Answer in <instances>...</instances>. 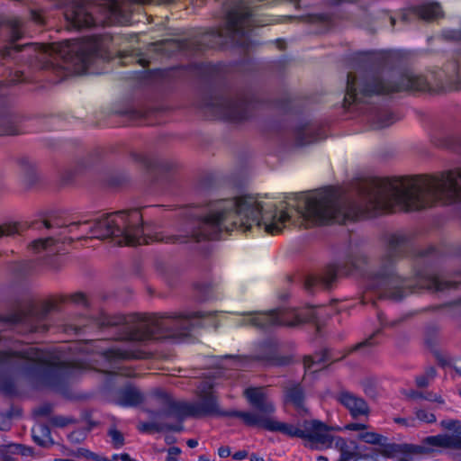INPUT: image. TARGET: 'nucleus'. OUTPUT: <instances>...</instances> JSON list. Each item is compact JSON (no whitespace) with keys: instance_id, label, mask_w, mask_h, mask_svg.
Returning a JSON list of instances; mask_svg holds the SVG:
<instances>
[{"instance_id":"nucleus-1","label":"nucleus","mask_w":461,"mask_h":461,"mask_svg":"<svg viewBox=\"0 0 461 461\" xmlns=\"http://www.w3.org/2000/svg\"><path fill=\"white\" fill-rule=\"evenodd\" d=\"M285 206L264 204L256 195H243L209 203L194 223L196 241L218 240L234 230L253 227L270 234L279 233L290 222L305 228L330 221L346 223L388 212H411V176L376 179L357 200L333 187L293 194Z\"/></svg>"},{"instance_id":"nucleus-2","label":"nucleus","mask_w":461,"mask_h":461,"mask_svg":"<svg viewBox=\"0 0 461 461\" xmlns=\"http://www.w3.org/2000/svg\"><path fill=\"white\" fill-rule=\"evenodd\" d=\"M96 323L102 328H113L115 339L123 341L109 348H101L100 366L90 364L81 357H68L67 350H76L77 346H62L52 351L35 347H26L19 351H0V366L15 369L40 386L58 388L87 369L116 373L133 376L134 372L119 366L122 360L143 357L140 342L164 338L189 335L198 328L215 325L214 313L187 311L179 314H130L108 315L101 312Z\"/></svg>"},{"instance_id":"nucleus-3","label":"nucleus","mask_w":461,"mask_h":461,"mask_svg":"<svg viewBox=\"0 0 461 461\" xmlns=\"http://www.w3.org/2000/svg\"><path fill=\"white\" fill-rule=\"evenodd\" d=\"M361 59L372 64H365L358 71L348 75L343 107L348 111L366 113L367 122L375 130L393 122V117L387 110L378 106L365 107L372 104L375 97L403 91H427L442 82V75L432 71L386 70V55L383 53L361 54Z\"/></svg>"},{"instance_id":"nucleus-4","label":"nucleus","mask_w":461,"mask_h":461,"mask_svg":"<svg viewBox=\"0 0 461 461\" xmlns=\"http://www.w3.org/2000/svg\"><path fill=\"white\" fill-rule=\"evenodd\" d=\"M218 386L220 383L216 380L202 381L197 387L199 400L194 402H176L161 389H157L154 393L164 404L163 412L167 415H176L180 418L208 415L231 416L241 419L248 426H259L268 431L280 432L290 438L306 439L312 447L343 449L346 445L343 438L333 435L328 426L318 420L304 422L303 428H301L298 425L282 422L272 417H265L250 411H221L214 393V389Z\"/></svg>"},{"instance_id":"nucleus-5","label":"nucleus","mask_w":461,"mask_h":461,"mask_svg":"<svg viewBox=\"0 0 461 461\" xmlns=\"http://www.w3.org/2000/svg\"><path fill=\"white\" fill-rule=\"evenodd\" d=\"M111 37L95 33L84 40H72L46 44L13 45L0 49V61L13 59V54L24 50L43 68H50L61 60L67 70L82 73L94 59H109Z\"/></svg>"},{"instance_id":"nucleus-6","label":"nucleus","mask_w":461,"mask_h":461,"mask_svg":"<svg viewBox=\"0 0 461 461\" xmlns=\"http://www.w3.org/2000/svg\"><path fill=\"white\" fill-rule=\"evenodd\" d=\"M77 230L81 233L77 239L89 233L91 238H111L118 245H140L153 240L147 233L142 224V215L137 209L105 214L94 221L71 222L62 234L75 233Z\"/></svg>"},{"instance_id":"nucleus-7","label":"nucleus","mask_w":461,"mask_h":461,"mask_svg":"<svg viewBox=\"0 0 461 461\" xmlns=\"http://www.w3.org/2000/svg\"><path fill=\"white\" fill-rule=\"evenodd\" d=\"M412 236L404 231L392 233L388 238L386 253L376 270L364 273L366 292L375 294L379 298L401 300L412 292L408 282L399 276L394 270L395 259L403 256L412 248Z\"/></svg>"},{"instance_id":"nucleus-8","label":"nucleus","mask_w":461,"mask_h":461,"mask_svg":"<svg viewBox=\"0 0 461 461\" xmlns=\"http://www.w3.org/2000/svg\"><path fill=\"white\" fill-rule=\"evenodd\" d=\"M104 18L96 21L92 11L83 0H75L64 7V16L68 26L74 29L90 28L98 23L113 24L126 22L125 5L119 0H104L101 4Z\"/></svg>"},{"instance_id":"nucleus-9","label":"nucleus","mask_w":461,"mask_h":461,"mask_svg":"<svg viewBox=\"0 0 461 461\" xmlns=\"http://www.w3.org/2000/svg\"><path fill=\"white\" fill-rule=\"evenodd\" d=\"M313 318L312 311L295 309H276L260 312L244 313L239 321L240 326H252L267 330L280 326H294Z\"/></svg>"},{"instance_id":"nucleus-10","label":"nucleus","mask_w":461,"mask_h":461,"mask_svg":"<svg viewBox=\"0 0 461 461\" xmlns=\"http://www.w3.org/2000/svg\"><path fill=\"white\" fill-rule=\"evenodd\" d=\"M254 103L250 95H212L204 101L203 109L217 118L240 122L249 117Z\"/></svg>"},{"instance_id":"nucleus-11","label":"nucleus","mask_w":461,"mask_h":461,"mask_svg":"<svg viewBox=\"0 0 461 461\" xmlns=\"http://www.w3.org/2000/svg\"><path fill=\"white\" fill-rule=\"evenodd\" d=\"M440 426L451 433L426 437L420 445L411 446L408 448L412 452L423 455L434 452L438 448L461 449V421L443 420Z\"/></svg>"},{"instance_id":"nucleus-12","label":"nucleus","mask_w":461,"mask_h":461,"mask_svg":"<svg viewBox=\"0 0 461 461\" xmlns=\"http://www.w3.org/2000/svg\"><path fill=\"white\" fill-rule=\"evenodd\" d=\"M366 264V258L359 252L348 253L343 261L330 266L325 273L318 276H311L307 278L305 285L307 289L322 285L325 287H330L338 276L350 275L353 272H362L361 267Z\"/></svg>"},{"instance_id":"nucleus-13","label":"nucleus","mask_w":461,"mask_h":461,"mask_svg":"<svg viewBox=\"0 0 461 461\" xmlns=\"http://www.w3.org/2000/svg\"><path fill=\"white\" fill-rule=\"evenodd\" d=\"M444 37L449 41H461V29L446 30ZM442 73L447 83L456 88H461V53L456 54L446 63Z\"/></svg>"},{"instance_id":"nucleus-14","label":"nucleus","mask_w":461,"mask_h":461,"mask_svg":"<svg viewBox=\"0 0 461 461\" xmlns=\"http://www.w3.org/2000/svg\"><path fill=\"white\" fill-rule=\"evenodd\" d=\"M264 353H258L253 357H234L232 356H226L225 358L230 361V366L235 369H245L252 366L253 360H258L266 363H272L275 360L277 343L274 339H267L264 341L261 346Z\"/></svg>"},{"instance_id":"nucleus-15","label":"nucleus","mask_w":461,"mask_h":461,"mask_svg":"<svg viewBox=\"0 0 461 461\" xmlns=\"http://www.w3.org/2000/svg\"><path fill=\"white\" fill-rule=\"evenodd\" d=\"M244 395L249 404L258 411H253L254 413L270 417L276 411L275 404L269 399L266 388L249 387L245 389Z\"/></svg>"},{"instance_id":"nucleus-16","label":"nucleus","mask_w":461,"mask_h":461,"mask_svg":"<svg viewBox=\"0 0 461 461\" xmlns=\"http://www.w3.org/2000/svg\"><path fill=\"white\" fill-rule=\"evenodd\" d=\"M35 311L30 309L28 312L17 311L5 315H0V321L8 325L23 324L29 332H41L46 330L45 324L40 322V318L35 317Z\"/></svg>"},{"instance_id":"nucleus-17","label":"nucleus","mask_w":461,"mask_h":461,"mask_svg":"<svg viewBox=\"0 0 461 461\" xmlns=\"http://www.w3.org/2000/svg\"><path fill=\"white\" fill-rule=\"evenodd\" d=\"M413 16L425 21H432L442 17L443 11L437 2H424L404 10L402 14V20L410 22Z\"/></svg>"},{"instance_id":"nucleus-18","label":"nucleus","mask_w":461,"mask_h":461,"mask_svg":"<svg viewBox=\"0 0 461 461\" xmlns=\"http://www.w3.org/2000/svg\"><path fill=\"white\" fill-rule=\"evenodd\" d=\"M289 135L297 145H306L321 139L320 130L314 123L298 122L292 127Z\"/></svg>"},{"instance_id":"nucleus-19","label":"nucleus","mask_w":461,"mask_h":461,"mask_svg":"<svg viewBox=\"0 0 461 461\" xmlns=\"http://www.w3.org/2000/svg\"><path fill=\"white\" fill-rule=\"evenodd\" d=\"M338 401L349 411L354 419L360 416H368L369 414V407L366 402L353 393L348 391L340 392L338 395Z\"/></svg>"},{"instance_id":"nucleus-20","label":"nucleus","mask_w":461,"mask_h":461,"mask_svg":"<svg viewBox=\"0 0 461 461\" xmlns=\"http://www.w3.org/2000/svg\"><path fill=\"white\" fill-rule=\"evenodd\" d=\"M411 446H416V444L390 443L384 446L383 455L386 457L394 458L396 461H419L417 456L422 454L411 451L408 448Z\"/></svg>"},{"instance_id":"nucleus-21","label":"nucleus","mask_w":461,"mask_h":461,"mask_svg":"<svg viewBox=\"0 0 461 461\" xmlns=\"http://www.w3.org/2000/svg\"><path fill=\"white\" fill-rule=\"evenodd\" d=\"M340 451L341 457L339 461H378V456L373 451H366L364 447L361 446H348L345 445L343 449L335 447Z\"/></svg>"},{"instance_id":"nucleus-22","label":"nucleus","mask_w":461,"mask_h":461,"mask_svg":"<svg viewBox=\"0 0 461 461\" xmlns=\"http://www.w3.org/2000/svg\"><path fill=\"white\" fill-rule=\"evenodd\" d=\"M143 399V394L139 389L128 385L117 392L114 402L122 407H133L141 403Z\"/></svg>"},{"instance_id":"nucleus-23","label":"nucleus","mask_w":461,"mask_h":461,"mask_svg":"<svg viewBox=\"0 0 461 461\" xmlns=\"http://www.w3.org/2000/svg\"><path fill=\"white\" fill-rule=\"evenodd\" d=\"M285 401L300 412L306 411L304 406V393L300 384H292L285 388Z\"/></svg>"},{"instance_id":"nucleus-24","label":"nucleus","mask_w":461,"mask_h":461,"mask_svg":"<svg viewBox=\"0 0 461 461\" xmlns=\"http://www.w3.org/2000/svg\"><path fill=\"white\" fill-rule=\"evenodd\" d=\"M329 359L330 353L327 350H323L314 356L306 357L303 361L305 376L322 370Z\"/></svg>"},{"instance_id":"nucleus-25","label":"nucleus","mask_w":461,"mask_h":461,"mask_svg":"<svg viewBox=\"0 0 461 461\" xmlns=\"http://www.w3.org/2000/svg\"><path fill=\"white\" fill-rule=\"evenodd\" d=\"M2 27L6 30L14 41L20 39L23 33L22 21L16 18L0 23V28Z\"/></svg>"},{"instance_id":"nucleus-26","label":"nucleus","mask_w":461,"mask_h":461,"mask_svg":"<svg viewBox=\"0 0 461 461\" xmlns=\"http://www.w3.org/2000/svg\"><path fill=\"white\" fill-rule=\"evenodd\" d=\"M307 21L312 23L319 24L321 26V32L329 30L333 24V19L330 14H310L307 15Z\"/></svg>"},{"instance_id":"nucleus-27","label":"nucleus","mask_w":461,"mask_h":461,"mask_svg":"<svg viewBox=\"0 0 461 461\" xmlns=\"http://www.w3.org/2000/svg\"><path fill=\"white\" fill-rule=\"evenodd\" d=\"M32 437L40 446H47L51 442L50 429L43 424H38L32 428Z\"/></svg>"},{"instance_id":"nucleus-28","label":"nucleus","mask_w":461,"mask_h":461,"mask_svg":"<svg viewBox=\"0 0 461 461\" xmlns=\"http://www.w3.org/2000/svg\"><path fill=\"white\" fill-rule=\"evenodd\" d=\"M56 240L53 237L40 239L32 244V249L36 253L46 251L48 255L56 253L58 249L55 248Z\"/></svg>"},{"instance_id":"nucleus-29","label":"nucleus","mask_w":461,"mask_h":461,"mask_svg":"<svg viewBox=\"0 0 461 461\" xmlns=\"http://www.w3.org/2000/svg\"><path fill=\"white\" fill-rule=\"evenodd\" d=\"M21 167L24 175V181L26 184L32 185L36 178L35 165L28 159H23L21 161Z\"/></svg>"},{"instance_id":"nucleus-30","label":"nucleus","mask_w":461,"mask_h":461,"mask_svg":"<svg viewBox=\"0 0 461 461\" xmlns=\"http://www.w3.org/2000/svg\"><path fill=\"white\" fill-rule=\"evenodd\" d=\"M386 438L375 431L368 430L364 437L363 442L372 445H378L381 447V453L383 454L384 446L389 445L386 443Z\"/></svg>"},{"instance_id":"nucleus-31","label":"nucleus","mask_w":461,"mask_h":461,"mask_svg":"<svg viewBox=\"0 0 461 461\" xmlns=\"http://www.w3.org/2000/svg\"><path fill=\"white\" fill-rule=\"evenodd\" d=\"M345 429L356 431V438L363 441L364 437L366 436V433L368 431V425L363 422H348L345 425Z\"/></svg>"},{"instance_id":"nucleus-32","label":"nucleus","mask_w":461,"mask_h":461,"mask_svg":"<svg viewBox=\"0 0 461 461\" xmlns=\"http://www.w3.org/2000/svg\"><path fill=\"white\" fill-rule=\"evenodd\" d=\"M22 226L18 222H6L0 225V238L13 236L21 231Z\"/></svg>"},{"instance_id":"nucleus-33","label":"nucleus","mask_w":461,"mask_h":461,"mask_svg":"<svg viewBox=\"0 0 461 461\" xmlns=\"http://www.w3.org/2000/svg\"><path fill=\"white\" fill-rule=\"evenodd\" d=\"M436 370L434 367H428L424 374L416 378V384L419 387H426L429 384L430 381L435 377Z\"/></svg>"},{"instance_id":"nucleus-34","label":"nucleus","mask_w":461,"mask_h":461,"mask_svg":"<svg viewBox=\"0 0 461 461\" xmlns=\"http://www.w3.org/2000/svg\"><path fill=\"white\" fill-rule=\"evenodd\" d=\"M108 436L110 437L111 443L114 447L119 448L124 444V437L122 433L116 429H110L108 431Z\"/></svg>"},{"instance_id":"nucleus-35","label":"nucleus","mask_w":461,"mask_h":461,"mask_svg":"<svg viewBox=\"0 0 461 461\" xmlns=\"http://www.w3.org/2000/svg\"><path fill=\"white\" fill-rule=\"evenodd\" d=\"M416 419L422 422L433 423L436 421V417L432 412L427 410L420 409L415 411Z\"/></svg>"},{"instance_id":"nucleus-36","label":"nucleus","mask_w":461,"mask_h":461,"mask_svg":"<svg viewBox=\"0 0 461 461\" xmlns=\"http://www.w3.org/2000/svg\"><path fill=\"white\" fill-rule=\"evenodd\" d=\"M86 433L85 429H77L68 435V438L73 443H80L86 438Z\"/></svg>"},{"instance_id":"nucleus-37","label":"nucleus","mask_w":461,"mask_h":461,"mask_svg":"<svg viewBox=\"0 0 461 461\" xmlns=\"http://www.w3.org/2000/svg\"><path fill=\"white\" fill-rule=\"evenodd\" d=\"M408 396L410 398H413V399H416V398H425L426 400H429V401H434V402H442L440 397H438L436 395L432 396L430 394L429 396H423V394L421 393H419V392H416V391H411L408 393Z\"/></svg>"},{"instance_id":"nucleus-38","label":"nucleus","mask_w":461,"mask_h":461,"mask_svg":"<svg viewBox=\"0 0 461 461\" xmlns=\"http://www.w3.org/2000/svg\"><path fill=\"white\" fill-rule=\"evenodd\" d=\"M71 301L77 304L86 305V298L84 294L77 293L71 296Z\"/></svg>"},{"instance_id":"nucleus-39","label":"nucleus","mask_w":461,"mask_h":461,"mask_svg":"<svg viewBox=\"0 0 461 461\" xmlns=\"http://www.w3.org/2000/svg\"><path fill=\"white\" fill-rule=\"evenodd\" d=\"M52 421H53V424L58 427H64L68 423L69 420L65 417H62V416H58V417H54Z\"/></svg>"},{"instance_id":"nucleus-40","label":"nucleus","mask_w":461,"mask_h":461,"mask_svg":"<svg viewBox=\"0 0 461 461\" xmlns=\"http://www.w3.org/2000/svg\"><path fill=\"white\" fill-rule=\"evenodd\" d=\"M394 421L396 423L402 424L406 427H412L414 426V420L413 419H404V418H395Z\"/></svg>"},{"instance_id":"nucleus-41","label":"nucleus","mask_w":461,"mask_h":461,"mask_svg":"<svg viewBox=\"0 0 461 461\" xmlns=\"http://www.w3.org/2000/svg\"><path fill=\"white\" fill-rule=\"evenodd\" d=\"M375 342H374V339L373 337H370L369 339H366L365 341L357 344L355 348L356 350H361L363 349L364 348L367 347V346H372L374 345Z\"/></svg>"},{"instance_id":"nucleus-42","label":"nucleus","mask_w":461,"mask_h":461,"mask_svg":"<svg viewBox=\"0 0 461 461\" xmlns=\"http://www.w3.org/2000/svg\"><path fill=\"white\" fill-rule=\"evenodd\" d=\"M218 455L221 458L228 457L230 455V448L229 447H221L218 448Z\"/></svg>"},{"instance_id":"nucleus-43","label":"nucleus","mask_w":461,"mask_h":461,"mask_svg":"<svg viewBox=\"0 0 461 461\" xmlns=\"http://www.w3.org/2000/svg\"><path fill=\"white\" fill-rule=\"evenodd\" d=\"M5 122H7V119L5 116L0 115V135L9 134L11 132L7 128L2 127Z\"/></svg>"},{"instance_id":"nucleus-44","label":"nucleus","mask_w":461,"mask_h":461,"mask_svg":"<svg viewBox=\"0 0 461 461\" xmlns=\"http://www.w3.org/2000/svg\"><path fill=\"white\" fill-rule=\"evenodd\" d=\"M294 5H298L301 0H289ZM330 5H338L343 2H351L352 0H326Z\"/></svg>"},{"instance_id":"nucleus-45","label":"nucleus","mask_w":461,"mask_h":461,"mask_svg":"<svg viewBox=\"0 0 461 461\" xmlns=\"http://www.w3.org/2000/svg\"><path fill=\"white\" fill-rule=\"evenodd\" d=\"M32 20H33L35 23H37L41 24V23H44V18H43V16H42L41 14H39V13L32 12Z\"/></svg>"},{"instance_id":"nucleus-46","label":"nucleus","mask_w":461,"mask_h":461,"mask_svg":"<svg viewBox=\"0 0 461 461\" xmlns=\"http://www.w3.org/2000/svg\"><path fill=\"white\" fill-rule=\"evenodd\" d=\"M248 453L244 450L238 451L232 456L234 460H242L247 456Z\"/></svg>"},{"instance_id":"nucleus-47","label":"nucleus","mask_w":461,"mask_h":461,"mask_svg":"<svg viewBox=\"0 0 461 461\" xmlns=\"http://www.w3.org/2000/svg\"><path fill=\"white\" fill-rule=\"evenodd\" d=\"M180 453H181L180 448L176 447H171L167 450V456H172L175 457H176V456H178Z\"/></svg>"},{"instance_id":"nucleus-48","label":"nucleus","mask_w":461,"mask_h":461,"mask_svg":"<svg viewBox=\"0 0 461 461\" xmlns=\"http://www.w3.org/2000/svg\"><path fill=\"white\" fill-rule=\"evenodd\" d=\"M15 448L23 456H27V455H29L31 453V449L30 448H27V447L20 446V445L15 446Z\"/></svg>"},{"instance_id":"nucleus-49","label":"nucleus","mask_w":461,"mask_h":461,"mask_svg":"<svg viewBox=\"0 0 461 461\" xmlns=\"http://www.w3.org/2000/svg\"><path fill=\"white\" fill-rule=\"evenodd\" d=\"M454 368L458 374L461 375V357L454 361Z\"/></svg>"},{"instance_id":"nucleus-50","label":"nucleus","mask_w":461,"mask_h":461,"mask_svg":"<svg viewBox=\"0 0 461 461\" xmlns=\"http://www.w3.org/2000/svg\"><path fill=\"white\" fill-rule=\"evenodd\" d=\"M186 443H187V446L191 448H194V447H197V445H198V441L196 439H193V438L188 439Z\"/></svg>"},{"instance_id":"nucleus-51","label":"nucleus","mask_w":461,"mask_h":461,"mask_svg":"<svg viewBox=\"0 0 461 461\" xmlns=\"http://www.w3.org/2000/svg\"><path fill=\"white\" fill-rule=\"evenodd\" d=\"M7 94V90L5 88V86H4L3 85H0V98L5 96Z\"/></svg>"},{"instance_id":"nucleus-52","label":"nucleus","mask_w":461,"mask_h":461,"mask_svg":"<svg viewBox=\"0 0 461 461\" xmlns=\"http://www.w3.org/2000/svg\"><path fill=\"white\" fill-rule=\"evenodd\" d=\"M250 461H265V459L258 455H252L250 456Z\"/></svg>"},{"instance_id":"nucleus-53","label":"nucleus","mask_w":461,"mask_h":461,"mask_svg":"<svg viewBox=\"0 0 461 461\" xmlns=\"http://www.w3.org/2000/svg\"><path fill=\"white\" fill-rule=\"evenodd\" d=\"M131 53H129V51H128V50H123V51H122V52H121V58H122V59L126 58V57H129V56H131Z\"/></svg>"},{"instance_id":"nucleus-54","label":"nucleus","mask_w":461,"mask_h":461,"mask_svg":"<svg viewBox=\"0 0 461 461\" xmlns=\"http://www.w3.org/2000/svg\"><path fill=\"white\" fill-rule=\"evenodd\" d=\"M43 225H44V227H45L46 229H50V228H52V227H53V225H52V224L50 223V221H43Z\"/></svg>"},{"instance_id":"nucleus-55","label":"nucleus","mask_w":461,"mask_h":461,"mask_svg":"<svg viewBox=\"0 0 461 461\" xmlns=\"http://www.w3.org/2000/svg\"><path fill=\"white\" fill-rule=\"evenodd\" d=\"M166 461H178V459L172 456H167Z\"/></svg>"},{"instance_id":"nucleus-56","label":"nucleus","mask_w":461,"mask_h":461,"mask_svg":"<svg viewBox=\"0 0 461 461\" xmlns=\"http://www.w3.org/2000/svg\"><path fill=\"white\" fill-rule=\"evenodd\" d=\"M389 20H390V23H391V26H394L395 24V18L392 15H389Z\"/></svg>"},{"instance_id":"nucleus-57","label":"nucleus","mask_w":461,"mask_h":461,"mask_svg":"<svg viewBox=\"0 0 461 461\" xmlns=\"http://www.w3.org/2000/svg\"><path fill=\"white\" fill-rule=\"evenodd\" d=\"M198 461H210L206 456H200Z\"/></svg>"},{"instance_id":"nucleus-58","label":"nucleus","mask_w":461,"mask_h":461,"mask_svg":"<svg viewBox=\"0 0 461 461\" xmlns=\"http://www.w3.org/2000/svg\"><path fill=\"white\" fill-rule=\"evenodd\" d=\"M378 320L381 323H384V317L382 313H378Z\"/></svg>"},{"instance_id":"nucleus-59","label":"nucleus","mask_w":461,"mask_h":461,"mask_svg":"<svg viewBox=\"0 0 461 461\" xmlns=\"http://www.w3.org/2000/svg\"><path fill=\"white\" fill-rule=\"evenodd\" d=\"M171 429L179 431L181 429V428L180 427H172Z\"/></svg>"},{"instance_id":"nucleus-60","label":"nucleus","mask_w":461,"mask_h":461,"mask_svg":"<svg viewBox=\"0 0 461 461\" xmlns=\"http://www.w3.org/2000/svg\"><path fill=\"white\" fill-rule=\"evenodd\" d=\"M59 7H63V0H59Z\"/></svg>"},{"instance_id":"nucleus-61","label":"nucleus","mask_w":461,"mask_h":461,"mask_svg":"<svg viewBox=\"0 0 461 461\" xmlns=\"http://www.w3.org/2000/svg\"><path fill=\"white\" fill-rule=\"evenodd\" d=\"M432 251H434V249H433V248H429V252H428V253H431Z\"/></svg>"},{"instance_id":"nucleus-62","label":"nucleus","mask_w":461,"mask_h":461,"mask_svg":"<svg viewBox=\"0 0 461 461\" xmlns=\"http://www.w3.org/2000/svg\"><path fill=\"white\" fill-rule=\"evenodd\" d=\"M21 80H22V79H21V78H19V79L14 80V82H19V81H21Z\"/></svg>"}]
</instances>
